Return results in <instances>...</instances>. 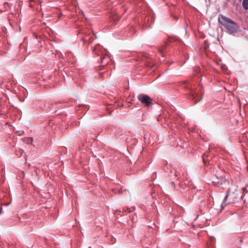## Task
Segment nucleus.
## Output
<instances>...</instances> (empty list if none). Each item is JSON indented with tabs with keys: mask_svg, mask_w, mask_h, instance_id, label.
<instances>
[{
	"mask_svg": "<svg viewBox=\"0 0 248 248\" xmlns=\"http://www.w3.org/2000/svg\"><path fill=\"white\" fill-rule=\"evenodd\" d=\"M201 71V68L200 67H196L194 71V75H197Z\"/></svg>",
	"mask_w": 248,
	"mask_h": 248,
	"instance_id": "nucleus-7",
	"label": "nucleus"
},
{
	"mask_svg": "<svg viewBox=\"0 0 248 248\" xmlns=\"http://www.w3.org/2000/svg\"><path fill=\"white\" fill-rule=\"evenodd\" d=\"M159 52L162 54L163 53V51L162 50H159Z\"/></svg>",
	"mask_w": 248,
	"mask_h": 248,
	"instance_id": "nucleus-10",
	"label": "nucleus"
},
{
	"mask_svg": "<svg viewBox=\"0 0 248 248\" xmlns=\"http://www.w3.org/2000/svg\"><path fill=\"white\" fill-rule=\"evenodd\" d=\"M100 66L105 67L108 65L111 62V60L109 56L106 54H102L100 57Z\"/></svg>",
	"mask_w": 248,
	"mask_h": 248,
	"instance_id": "nucleus-4",
	"label": "nucleus"
},
{
	"mask_svg": "<svg viewBox=\"0 0 248 248\" xmlns=\"http://www.w3.org/2000/svg\"><path fill=\"white\" fill-rule=\"evenodd\" d=\"M202 163L204 164L205 166H207L206 162L204 160L203 156L202 155Z\"/></svg>",
	"mask_w": 248,
	"mask_h": 248,
	"instance_id": "nucleus-8",
	"label": "nucleus"
},
{
	"mask_svg": "<svg viewBox=\"0 0 248 248\" xmlns=\"http://www.w3.org/2000/svg\"><path fill=\"white\" fill-rule=\"evenodd\" d=\"M187 80H184L182 82L183 83V84H185L186 83H187Z\"/></svg>",
	"mask_w": 248,
	"mask_h": 248,
	"instance_id": "nucleus-9",
	"label": "nucleus"
},
{
	"mask_svg": "<svg viewBox=\"0 0 248 248\" xmlns=\"http://www.w3.org/2000/svg\"><path fill=\"white\" fill-rule=\"evenodd\" d=\"M96 48H94V49H93V51H95V50H96Z\"/></svg>",
	"mask_w": 248,
	"mask_h": 248,
	"instance_id": "nucleus-12",
	"label": "nucleus"
},
{
	"mask_svg": "<svg viewBox=\"0 0 248 248\" xmlns=\"http://www.w3.org/2000/svg\"><path fill=\"white\" fill-rule=\"evenodd\" d=\"M137 98L141 103L144 104L147 107H150L152 104L153 99L147 94H140L138 95Z\"/></svg>",
	"mask_w": 248,
	"mask_h": 248,
	"instance_id": "nucleus-3",
	"label": "nucleus"
},
{
	"mask_svg": "<svg viewBox=\"0 0 248 248\" xmlns=\"http://www.w3.org/2000/svg\"><path fill=\"white\" fill-rule=\"evenodd\" d=\"M119 192L120 193V194H122V190H120V191H119Z\"/></svg>",
	"mask_w": 248,
	"mask_h": 248,
	"instance_id": "nucleus-11",
	"label": "nucleus"
},
{
	"mask_svg": "<svg viewBox=\"0 0 248 248\" xmlns=\"http://www.w3.org/2000/svg\"><path fill=\"white\" fill-rule=\"evenodd\" d=\"M243 190V193L242 195H240L241 192L237 190H235V191L231 193L230 189H228L227 191L226 196L221 204V207L223 208V207L229 203L234 204L242 201L245 195V192H247L245 187H244Z\"/></svg>",
	"mask_w": 248,
	"mask_h": 248,
	"instance_id": "nucleus-1",
	"label": "nucleus"
},
{
	"mask_svg": "<svg viewBox=\"0 0 248 248\" xmlns=\"http://www.w3.org/2000/svg\"><path fill=\"white\" fill-rule=\"evenodd\" d=\"M199 217V216H198L196 217V219H197V218H198Z\"/></svg>",
	"mask_w": 248,
	"mask_h": 248,
	"instance_id": "nucleus-13",
	"label": "nucleus"
},
{
	"mask_svg": "<svg viewBox=\"0 0 248 248\" xmlns=\"http://www.w3.org/2000/svg\"><path fill=\"white\" fill-rule=\"evenodd\" d=\"M242 4L245 10H248V0H243L242 1Z\"/></svg>",
	"mask_w": 248,
	"mask_h": 248,
	"instance_id": "nucleus-6",
	"label": "nucleus"
},
{
	"mask_svg": "<svg viewBox=\"0 0 248 248\" xmlns=\"http://www.w3.org/2000/svg\"><path fill=\"white\" fill-rule=\"evenodd\" d=\"M218 21L220 24L224 27L227 31L230 34L235 33L239 30V27L235 22L223 15L218 16Z\"/></svg>",
	"mask_w": 248,
	"mask_h": 248,
	"instance_id": "nucleus-2",
	"label": "nucleus"
},
{
	"mask_svg": "<svg viewBox=\"0 0 248 248\" xmlns=\"http://www.w3.org/2000/svg\"><path fill=\"white\" fill-rule=\"evenodd\" d=\"M218 181H215L214 180L213 181V183H214L215 186H219L223 184V183H226L227 182L224 178L221 177L220 178H217Z\"/></svg>",
	"mask_w": 248,
	"mask_h": 248,
	"instance_id": "nucleus-5",
	"label": "nucleus"
}]
</instances>
